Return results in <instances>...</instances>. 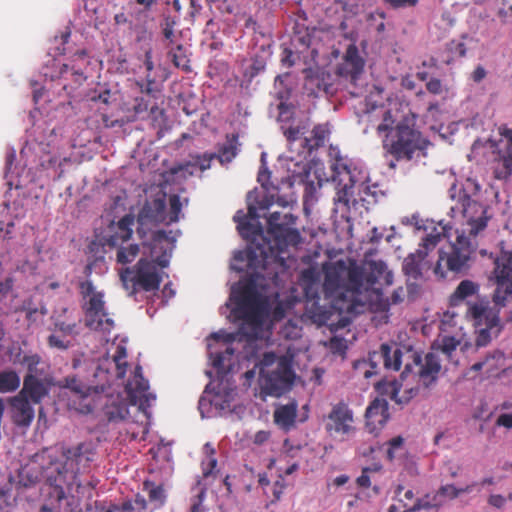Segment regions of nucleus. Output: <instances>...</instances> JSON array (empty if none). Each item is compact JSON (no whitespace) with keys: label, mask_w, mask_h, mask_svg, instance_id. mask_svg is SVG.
I'll use <instances>...</instances> for the list:
<instances>
[{"label":"nucleus","mask_w":512,"mask_h":512,"mask_svg":"<svg viewBox=\"0 0 512 512\" xmlns=\"http://www.w3.org/2000/svg\"><path fill=\"white\" fill-rule=\"evenodd\" d=\"M468 190H478V186L470 180L459 187L453 184L449 190L450 197L457 199V208L461 210L465 223L457 230V237L448 252L440 251L434 266V274L445 278L447 272L460 273L467 267L471 254L478 247V237L487 227L490 216L488 207L472 198Z\"/></svg>","instance_id":"1"},{"label":"nucleus","mask_w":512,"mask_h":512,"mask_svg":"<svg viewBox=\"0 0 512 512\" xmlns=\"http://www.w3.org/2000/svg\"><path fill=\"white\" fill-rule=\"evenodd\" d=\"M381 122L376 127L377 134L382 139L385 156L392 159L388 162L390 169H395L397 162L411 161L415 155L425 154L430 145L429 140L416 128L414 113H409L396 123V118L390 109H381Z\"/></svg>","instance_id":"2"},{"label":"nucleus","mask_w":512,"mask_h":512,"mask_svg":"<svg viewBox=\"0 0 512 512\" xmlns=\"http://www.w3.org/2000/svg\"><path fill=\"white\" fill-rule=\"evenodd\" d=\"M95 455L96 450L91 442L61 447L62 459L51 461L44 470L47 483L55 488L59 499L65 498L66 491L79 490V474L89 469Z\"/></svg>","instance_id":"3"},{"label":"nucleus","mask_w":512,"mask_h":512,"mask_svg":"<svg viewBox=\"0 0 512 512\" xmlns=\"http://www.w3.org/2000/svg\"><path fill=\"white\" fill-rule=\"evenodd\" d=\"M296 218L290 214L273 212L267 218V233L272 243L256 246L248 253V266L254 269H264L269 259L277 258L289 245L296 246L301 241L299 231L292 226Z\"/></svg>","instance_id":"4"},{"label":"nucleus","mask_w":512,"mask_h":512,"mask_svg":"<svg viewBox=\"0 0 512 512\" xmlns=\"http://www.w3.org/2000/svg\"><path fill=\"white\" fill-rule=\"evenodd\" d=\"M259 366V384L263 394L279 397L291 388L295 373L290 357L266 352Z\"/></svg>","instance_id":"5"},{"label":"nucleus","mask_w":512,"mask_h":512,"mask_svg":"<svg viewBox=\"0 0 512 512\" xmlns=\"http://www.w3.org/2000/svg\"><path fill=\"white\" fill-rule=\"evenodd\" d=\"M169 260L166 254L158 257L156 261L141 258L134 266L120 270L119 276L123 287L129 296H135L139 290L152 292L159 289L162 282L163 271Z\"/></svg>","instance_id":"6"},{"label":"nucleus","mask_w":512,"mask_h":512,"mask_svg":"<svg viewBox=\"0 0 512 512\" xmlns=\"http://www.w3.org/2000/svg\"><path fill=\"white\" fill-rule=\"evenodd\" d=\"M419 245V248L408 254L402 262V271L407 277V291L413 296L418 293L419 283L425 279V273L431 268L427 256L430 251L434 250L440 242L443 233L431 224V226H424V230L428 231Z\"/></svg>","instance_id":"7"},{"label":"nucleus","mask_w":512,"mask_h":512,"mask_svg":"<svg viewBox=\"0 0 512 512\" xmlns=\"http://www.w3.org/2000/svg\"><path fill=\"white\" fill-rule=\"evenodd\" d=\"M467 316L474 321L476 327L475 346L477 348L487 346L493 337L501 332L499 311L488 306L482 301L468 303Z\"/></svg>","instance_id":"8"},{"label":"nucleus","mask_w":512,"mask_h":512,"mask_svg":"<svg viewBox=\"0 0 512 512\" xmlns=\"http://www.w3.org/2000/svg\"><path fill=\"white\" fill-rule=\"evenodd\" d=\"M231 299L235 302L234 314L236 317L252 325L262 322L264 300L251 282L232 291Z\"/></svg>","instance_id":"9"},{"label":"nucleus","mask_w":512,"mask_h":512,"mask_svg":"<svg viewBox=\"0 0 512 512\" xmlns=\"http://www.w3.org/2000/svg\"><path fill=\"white\" fill-rule=\"evenodd\" d=\"M493 275L496 289L493 293L495 310L505 307L509 298H512V252L501 251L493 258Z\"/></svg>","instance_id":"10"},{"label":"nucleus","mask_w":512,"mask_h":512,"mask_svg":"<svg viewBox=\"0 0 512 512\" xmlns=\"http://www.w3.org/2000/svg\"><path fill=\"white\" fill-rule=\"evenodd\" d=\"M86 326L95 331L110 333L114 328V320L106 311L104 293L97 292L83 305Z\"/></svg>","instance_id":"11"},{"label":"nucleus","mask_w":512,"mask_h":512,"mask_svg":"<svg viewBox=\"0 0 512 512\" xmlns=\"http://www.w3.org/2000/svg\"><path fill=\"white\" fill-rule=\"evenodd\" d=\"M241 213V211L237 212L234 216V221L237 222V229L240 235L243 238L252 241L246 251V257L248 258L250 249L259 245H264V243H272V240L263 236V229L259 222H256L255 224L251 222V220L257 221L260 218L259 213H257V208L253 204L248 206L247 214Z\"/></svg>","instance_id":"12"},{"label":"nucleus","mask_w":512,"mask_h":512,"mask_svg":"<svg viewBox=\"0 0 512 512\" xmlns=\"http://www.w3.org/2000/svg\"><path fill=\"white\" fill-rule=\"evenodd\" d=\"M378 354L383 359V364L386 369L398 371L401 368L402 363L405 361V367L402 375L412 372L413 365H418L421 362V356L410 349L404 352L398 346H391L387 343H383L380 346V351L374 353Z\"/></svg>","instance_id":"13"},{"label":"nucleus","mask_w":512,"mask_h":512,"mask_svg":"<svg viewBox=\"0 0 512 512\" xmlns=\"http://www.w3.org/2000/svg\"><path fill=\"white\" fill-rule=\"evenodd\" d=\"M167 218L165 194L146 200L137 216V221L139 223L137 233L142 236V234L145 233L144 226L149 224H167Z\"/></svg>","instance_id":"14"},{"label":"nucleus","mask_w":512,"mask_h":512,"mask_svg":"<svg viewBox=\"0 0 512 512\" xmlns=\"http://www.w3.org/2000/svg\"><path fill=\"white\" fill-rule=\"evenodd\" d=\"M95 400L96 404H98V410L103 412L108 422H120L129 415V404L120 393H105L101 391L100 395H96Z\"/></svg>","instance_id":"15"},{"label":"nucleus","mask_w":512,"mask_h":512,"mask_svg":"<svg viewBox=\"0 0 512 512\" xmlns=\"http://www.w3.org/2000/svg\"><path fill=\"white\" fill-rule=\"evenodd\" d=\"M125 389L130 403L138 405L141 410L150 407L152 401L156 399L155 395L149 391V383L143 377L140 365L135 367L133 376L128 380Z\"/></svg>","instance_id":"16"},{"label":"nucleus","mask_w":512,"mask_h":512,"mask_svg":"<svg viewBox=\"0 0 512 512\" xmlns=\"http://www.w3.org/2000/svg\"><path fill=\"white\" fill-rule=\"evenodd\" d=\"M344 272L345 263L343 261H338L333 266L326 268L323 282L326 298H332L336 302H348Z\"/></svg>","instance_id":"17"},{"label":"nucleus","mask_w":512,"mask_h":512,"mask_svg":"<svg viewBox=\"0 0 512 512\" xmlns=\"http://www.w3.org/2000/svg\"><path fill=\"white\" fill-rule=\"evenodd\" d=\"M353 423V411L349 408L348 404L341 401L333 405L330 413L328 414L326 430L330 434H349L354 430Z\"/></svg>","instance_id":"18"},{"label":"nucleus","mask_w":512,"mask_h":512,"mask_svg":"<svg viewBox=\"0 0 512 512\" xmlns=\"http://www.w3.org/2000/svg\"><path fill=\"white\" fill-rule=\"evenodd\" d=\"M134 223L133 214H126L119 221L111 222L108 226V234L103 237L104 246L117 248L128 242L133 235Z\"/></svg>","instance_id":"19"},{"label":"nucleus","mask_w":512,"mask_h":512,"mask_svg":"<svg viewBox=\"0 0 512 512\" xmlns=\"http://www.w3.org/2000/svg\"><path fill=\"white\" fill-rule=\"evenodd\" d=\"M507 369L505 354L498 349L488 352L483 360L474 363L470 370L480 372L485 378L500 377Z\"/></svg>","instance_id":"20"},{"label":"nucleus","mask_w":512,"mask_h":512,"mask_svg":"<svg viewBox=\"0 0 512 512\" xmlns=\"http://www.w3.org/2000/svg\"><path fill=\"white\" fill-rule=\"evenodd\" d=\"M364 65L365 61L360 56L357 46L350 44L345 51L342 62L337 67V74L350 79L354 83L362 74Z\"/></svg>","instance_id":"21"},{"label":"nucleus","mask_w":512,"mask_h":512,"mask_svg":"<svg viewBox=\"0 0 512 512\" xmlns=\"http://www.w3.org/2000/svg\"><path fill=\"white\" fill-rule=\"evenodd\" d=\"M389 405L386 399H374L366 409V429L370 434L377 433L384 427L389 419Z\"/></svg>","instance_id":"22"},{"label":"nucleus","mask_w":512,"mask_h":512,"mask_svg":"<svg viewBox=\"0 0 512 512\" xmlns=\"http://www.w3.org/2000/svg\"><path fill=\"white\" fill-rule=\"evenodd\" d=\"M366 290H380L393 282V275L383 261H371L365 267Z\"/></svg>","instance_id":"23"},{"label":"nucleus","mask_w":512,"mask_h":512,"mask_svg":"<svg viewBox=\"0 0 512 512\" xmlns=\"http://www.w3.org/2000/svg\"><path fill=\"white\" fill-rule=\"evenodd\" d=\"M344 283L349 302L345 308L350 310L362 289L366 290L364 267L356 264H352L349 267L345 265Z\"/></svg>","instance_id":"24"},{"label":"nucleus","mask_w":512,"mask_h":512,"mask_svg":"<svg viewBox=\"0 0 512 512\" xmlns=\"http://www.w3.org/2000/svg\"><path fill=\"white\" fill-rule=\"evenodd\" d=\"M87 53L85 50L76 52L70 63H65L60 69V77L64 80L72 79L77 86H80L85 80L84 70L88 66Z\"/></svg>","instance_id":"25"},{"label":"nucleus","mask_w":512,"mask_h":512,"mask_svg":"<svg viewBox=\"0 0 512 512\" xmlns=\"http://www.w3.org/2000/svg\"><path fill=\"white\" fill-rule=\"evenodd\" d=\"M11 418L18 427H29L34 419V409L25 397L15 396L10 400Z\"/></svg>","instance_id":"26"},{"label":"nucleus","mask_w":512,"mask_h":512,"mask_svg":"<svg viewBox=\"0 0 512 512\" xmlns=\"http://www.w3.org/2000/svg\"><path fill=\"white\" fill-rule=\"evenodd\" d=\"M418 367V381L426 388L434 384L441 370L440 359L435 353H427L424 362L415 365Z\"/></svg>","instance_id":"27"},{"label":"nucleus","mask_w":512,"mask_h":512,"mask_svg":"<svg viewBox=\"0 0 512 512\" xmlns=\"http://www.w3.org/2000/svg\"><path fill=\"white\" fill-rule=\"evenodd\" d=\"M100 391L96 387H91L83 393H79L76 396H69L68 406L81 414H88L98 410V404H96V395H100Z\"/></svg>","instance_id":"28"},{"label":"nucleus","mask_w":512,"mask_h":512,"mask_svg":"<svg viewBox=\"0 0 512 512\" xmlns=\"http://www.w3.org/2000/svg\"><path fill=\"white\" fill-rule=\"evenodd\" d=\"M48 394V389L42 380L38 379L33 374H27L24 378L23 388L18 396L28 397L35 404L41 402V400Z\"/></svg>","instance_id":"29"},{"label":"nucleus","mask_w":512,"mask_h":512,"mask_svg":"<svg viewBox=\"0 0 512 512\" xmlns=\"http://www.w3.org/2000/svg\"><path fill=\"white\" fill-rule=\"evenodd\" d=\"M297 408L296 401L277 407L274 411V422L283 430L289 431L295 424Z\"/></svg>","instance_id":"30"},{"label":"nucleus","mask_w":512,"mask_h":512,"mask_svg":"<svg viewBox=\"0 0 512 512\" xmlns=\"http://www.w3.org/2000/svg\"><path fill=\"white\" fill-rule=\"evenodd\" d=\"M165 49L167 51V57L176 68L181 69L186 73L192 71L190 65V54L183 44L176 43L171 46H167Z\"/></svg>","instance_id":"31"},{"label":"nucleus","mask_w":512,"mask_h":512,"mask_svg":"<svg viewBox=\"0 0 512 512\" xmlns=\"http://www.w3.org/2000/svg\"><path fill=\"white\" fill-rule=\"evenodd\" d=\"M332 180L336 183L356 182L351 167V162L347 157L337 156L331 165Z\"/></svg>","instance_id":"32"},{"label":"nucleus","mask_w":512,"mask_h":512,"mask_svg":"<svg viewBox=\"0 0 512 512\" xmlns=\"http://www.w3.org/2000/svg\"><path fill=\"white\" fill-rule=\"evenodd\" d=\"M239 136L238 134H228L225 143L219 148L216 153V158L221 164L230 163L238 154L239 151Z\"/></svg>","instance_id":"33"},{"label":"nucleus","mask_w":512,"mask_h":512,"mask_svg":"<svg viewBox=\"0 0 512 512\" xmlns=\"http://www.w3.org/2000/svg\"><path fill=\"white\" fill-rule=\"evenodd\" d=\"M328 135L329 130L324 125L315 126L311 131V136L304 137L303 149L311 153L313 150L324 146Z\"/></svg>","instance_id":"34"},{"label":"nucleus","mask_w":512,"mask_h":512,"mask_svg":"<svg viewBox=\"0 0 512 512\" xmlns=\"http://www.w3.org/2000/svg\"><path fill=\"white\" fill-rule=\"evenodd\" d=\"M305 89L310 92V94H318L320 92L329 93L331 84L328 83L325 79V73L323 72H314L310 73L306 76L305 79Z\"/></svg>","instance_id":"35"},{"label":"nucleus","mask_w":512,"mask_h":512,"mask_svg":"<svg viewBox=\"0 0 512 512\" xmlns=\"http://www.w3.org/2000/svg\"><path fill=\"white\" fill-rule=\"evenodd\" d=\"M478 291V285L470 280H463L459 283L453 294L450 296L451 306H458L466 298L473 296Z\"/></svg>","instance_id":"36"},{"label":"nucleus","mask_w":512,"mask_h":512,"mask_svg":"<svg viewBox=\"0 0 512 512\" xmlns=\"http://www.w3.org/2000/svg\"><path fill=\"white\" fill-rule=\"evenodd\" d=\"M387 394L390 395V398L393 399L397 404L406 405L408 404L415 396L419 393L418 387H411L404 389L401 393L400 389L397 387L396 382H391L387 385V389L385 390Z\"/></svg>","instance_id":"37"},{"label":"nucleus","mask_w":512,"mask_h":512,"mask_svg":"<svg viewBox=\"0 0 512 512\" xmlns=\"http://www.w3.org/2000/svg\"><path fill=\"white\" fill-rule=\"evenodd\" d=\"M143 491L148 495L149 502L154 508H161L166 502V494L162 484L156 485L150 480L143 482Z\"/></svg>","instance_id":"38"},{"label":"nucleus","mask_w":512,"mask_h":512,"mask_svg":"<svg viewBox=\"0 0 512 512\" xmlns=\"http://www.w3.org/2000/svg\"><path fill=\"white\" fill-rule=\"evenodd\" d=\"M476 485H477V482H474V483L469 484L463 488H456L452 484H447V485L441 486L435 494H436V496H439V499H441L444 502L445 499H455L463 493L472 492L476 488Z\"/></svg>","instance_id":"39"},{"label":"nucleus","mask_w":512,"mask_h":512,"mask_svg":"<svg viewBox=\"0 0 512 512\" xmlns=\"http://www.w3.org/2000/svg\"><path fill=\"white\" fill-rule=\"evenodd\" d=\"M20 386L19 375L12 370L0 372V393L16 391Z\"/></svg>","instance_id":"40"},{"label":"nucleus","mask_w":512,"mask_h":512,"mask_svg":"<svg viewBox=\"0 0 512 512\" xmlns=\"http://www.w3.org/2000/svg\"><path fill=\"white\" fill-rule=\"evenodd\" d=\"M394 500L401 505L403 512H410L408 509L416 498L412 489H406L402 484H398L394 489Z\"/></svg>","instance_id":"41"},{"label":"nucleus","mask_w":512,"mask_h":512,"mask_svg":"<svg viewBox=\"0 0 512 512\" xmlns=\"http://www.w3.org/2000/svg\"><path fill=\"white\" fill-rule=\"evenodd\" d=\"M116 249V261L122 265L132 263L140 252L138 244H129L128 246L121 245Z\"/></svg>","instance_id":"42"},{"label":"nucleus","mask_w":512,"mask_h":512,"mask_svg":"<svg viewBox=\"0 0 512 512\" xmlns=\"http://www.w3.org/2000/svg\"><path fill=\"white\" fill-rule=\"evenodd\" d=\"M443 505V501L439 499V496L434 494L433 496L426 494L423 498H416L414 503L408 509L410 512H417L422 509L438 508Z\"/></svg>","instance_id":"43"},{"label":"nucleus","mask_w":512,"mask_h":512,"mask_svg":"<svg viewBox=\"0 0 512 512\" xmlns=\"http://www.w3.org/2000/svg\"><path fill=\"white\" fill-rule=\"evenodd\" d=\"M176 23L177 21L173 17H165L161 24L164 48L178 43L177 36L174 33Z\"/></svg>","instance_id":"44"},{"label":"nucleus","mask_w":512,"mask_h":512,"mask_svg":"<svg viewBox=\"0 0 512 512\" xmlns=\"http://www.w3.org/2000/svg\"><path fill=\"white\" fill-rule=\"evenodd\" d=\"M127 358V350L124 346L118 345L116 347V351L112 357L113 362L116 366V375L117 378H124L127 372L128 362Z\"/></svg>","instance_id":"45"},{"label":"nucleus","mask_w":512,"mask_h":512,"mask_svg":"<svg viewBox=\"0 0 512 512\" xmlns=\"http://www.w3.org/2000/svg\"><path fill=\"white\" fill-rule=\"evenodd\" d=\"M204 451L206 453V459H204L201 463L202 472L204 477H209L213 474L216 466L217 459L215 458V449L210 443H206L204 445Z\"/></svg>","instance_id":"46"},{"label":"nucleus","mask_w":512,"mask_h":512,"mask_svg":"<svg viewBox=\"0 0 512 512\" xmlns=\"http://www.w3.org/2000/svg\"><path fill=\"white\" fill-rule=\"evenodd\" d=\"M459 344V340H457L455 337L443 336L441 339L437 340L433 347L437 350H440L447 357H451L452 353L456 350Z\"/></svg>","instance_id":"47"},{"label":"nucleus","mask_w":512,"mask_h":512,"mask_svg":"<svg viewBox=\"0 0 512 512\" xmlns=\"http://www.w3.org/2000/svg\"><path fill=\"white\" fill-rule=\"evenodd\" d=\"M182 210V202L180 196L173 194L169 197V212H167V225L177 222Z\"/></svg>","instance_id":"48"},{"label":"nucleus","mask_w":512,"mask_h":512,"mask_svg":"<svg viewBox=\"0 0 512 512\" xmlns=\"http://www.w3.org/2000/svg\"><path fill=\"white\" fill-rule=\"evenodd\" d=\"M354 185L355 182L337 183V193L334 198V201L337 203L348 205L350 196L353 194L352 189Z\"/></svg>","instance_id":"49"},{"label":"nucleus","mask_w":512,"mask_h":512,"mask_svg":"<svg viewBox=\"0 0 512 512\" xmlns=\"http://www.w3.org/2000/svg\"><path fill=\"white\" fill-rule=\"evenodd\" d=\"M62 387L69 390V396H76L79 393H83V391L91 388V386H86L76 377H66L62 381Z\"/></svg>","instance_id":"50"},{"label":"nucleus","mask_w":512,"mask_h":512,"mask_svg":"<svg viewBox=\"0 0 512 512\" xmlns=\"http://www.w3.org/2000/svg\"><path fill=\"white\" fill-rule=\"evenodd\" d=\"M387 445L386 459L392 462L398 455V452L403 450L404 439L402 436H396L389 440Z\"/></svg>","instance_id":"51"},{"label":"nucleus","mask_w":512,"mask_h":512,"mask_svg":"<svg viewBox=\"0 0 512 512\" xmlns=\"http://www.w3.org/2000/svg\"><path fill=\"white\" fill-rule=\"evenodd\" d=\"M284 135L290 144L300 141L303 147L304 127H289L284 131Z\"/></svg>","instance_id":"52"},{"label":"nucleus","mask_w":512,"mask_h":512,"mask_svg":"<svg viewBox=\"0 0 512 512\" xmlns=\"http://www.w3.org/2000/svg\"><path fill=\"white\" fill-rule=\"evenodd\" d=\"M216 158V153H204L203 155H196L193 157V165L199 166L201 171H205L211 167V162Z\"/></svg>","instance_id":"53"},{"label":"nucleus","mask_w":512,"mask_h":512,"mask_svg":"<svg viewBox=\"0 0 512 512\" xmlns=\"http://www.w3.org/2000/svg\"><path fill=\"white\" fill-rule=\"evenodd\" d=\"M79 293L84 299H88L93 296V294H97L98 291L95 290V287L91 280L86 279L79 282L78 285Z\"/></svg>","instance_id":"54"},{"label":"nucleus","mask_w":512,"mask_h":512,"mask_svg":"<svg viewBox=\"0 0 512 512\" xmlns=\"http://www.w3.org/2000/svg\"><path fill=\"white\" fill-rule=\"evenodd\" d=\"M205 491L201 490L195 497L191 499L190 512H204L203 499Z\"/></svg>","instance_id":"55"},{"label":"nucleus","mask_w":512,"mask_h":512,"mask_svg":"<svg viewBox=\"0 0 512 512\" xmlns=\"http://www.w3.org/2000/svg\"><path fill=\"white\" fill-rule=\"evenodd\" d=\"M328 347L335 353H343L347 348L344 340L338 337H332L328 342Z\"/></svg>","instance_id":"56"},{"label":"nucleus","mask_w":512,"mask_h":512,"mask_svg":"<svg viewBox=\"0 0 512 512\" xmlns=\"http://www.w3.org/2000/svg\"><path fill=\"white\" fill-rule=\"evenodd\" d=\"M426 89L431 93V94H434V95H439L442 93V83L439 79L437 78H431L427 83H426Z\"/></svg>","instance_id":"57"},{"label":"nucleus","mask_w":512,"mask_h":512,"mask_svg":"<svg viewBox=\"0 0 512 512\" xmlns=\"http://www.w3.org/2000/svg\"><path fill=\"white\" fill-rule=\"evenodd\" d=\"M392 8L414 7L418 0H384Z\"/></svg>","instance_id":"58"},{"label":"nucleus","mask_w":512,"mask_h":512,"mask_svg":"<svg viewBox=\"0 0 512 512\" xmlns=\"http://www.w3.org/2000/svg\"><path fill=\"white\" fill-rule=\"evenodd\" d=\"M149 108L148 101L143 97H137L134 100L133 110L135 114L139 115L146 112Z\"/></svg>","instance_id":"59"},{"label":"nucleus","mask_w":512,"mask_h":512,"mask_svg":"<svg viewBox=\"0 0 512 512\" xmlns=\"http://www.w3.org/2000/svg\"><path fill=\"white\" fill-rule=\"evenodd\" d=\"M281 63L283 66L290 68L294 65V54L291 49L285 48L283 49L281 56Z\"/></svg>","instance_id":"60"},{"label":"nucleus","mask_w":512,"mask_h":512,"mask_svg":"<svg viewBox=\"0 0 512 512\" xmlns=\"http://www.w3.org/2000/svg\"><path fill=\"white\" fill-rule=\"evenodd\" d=\"M39 362L40 358L37 355L24 356L23 358V363L27 365V368L30 372L29 374H32L36 370V367L39 364Z\"/></svg>","instance_id":"61"},{"label":"nucleus","mask_w":512,"mask_h":512,"mask_svg":"<svg viewBox=\"0 0 512 512\" xmlns=\"http://www.w3.org/2000/svg\"><path fill=\"white\" fill-rule=\"evenodd\" d=\"M189 1V11L188 15L191 21H194L195 17L200 13L202 9L201 0H188Z\"/></svg>","instance_id":"62"},{"label":"nucleus","mask_w":512,"mask_h":512,"mask_svg":"<svg viewBox=\"0 0 512 512\" xmlns=\"http://www.w3.org/2000/svg\"><path fill=\"white\" fill-rule=\"evenodd\" d=\"M451 52L455 53L458 57H464L466 55V46L463 42L452 41L449 44Z\"/></svg>","instance_id":"63"},{"label":"nucleus","mask_w":512,"mask_h":512,"mask_svg":"<svg viewBox=\"0 0 512 512\" xmlns=\"http://www.w3.org/2000/svg\"><path fill=\"white\" fill-rule=\"evenodd\" d=\"M496 425L505 427L507 429L512 428V414L511 413H504L498 416L496 420Z\"/></svg>","instance_id":"64"}]
</instances>
